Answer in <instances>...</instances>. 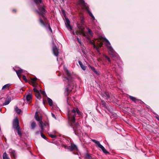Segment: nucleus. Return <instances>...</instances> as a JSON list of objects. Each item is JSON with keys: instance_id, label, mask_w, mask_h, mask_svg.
Segmentation results:
<instances>
[{"instance_id": "f257e3e1", "label": "nucleus", "mask_w": 159, "mask_h": 159, "mask_svg": "<svg viewBox=\"0 0 159 159\" xmlns=\"http://www.w3.org/2000/svg\"><path fill=\"white\" fill-rule=\"evenodd\" d=\"M77 26L79 29V30L75 32L73 31V34L75 35V34L77 35L78 34H82L84 36L86 37L89 43L93 45V47L97 49L102 46V42H104L108 49L109 54L113 57L115 56L116 55V52L111 46V44L109 41L106 38L100 37L99 39H96L92 40L89 37L87 36L84 31L85 28L83 20L81 21V24H77Z\"/></svg>"}, {"instance_id": "6ab92c4d", "label": "nucleus", "mask_w": 159, "mask_h": 159, "mask_svg": "<svg viewBox=\"0 0 159 159\" xmlns=\"http://www.w3.org/2000/svg\"><path fill=\"white\" fill-rule=\"evenodd\" d=\"M10 84H6L3 86L2 88V90H5L8 89Z\"/></svg>"}, {"instance_id": "393cba45", "label": "nucleus", "mask_w": 159, "mask_h": 159, "mask_svg": "<svg viewBox=\"0 0 159 159\" xmlns=\"http://www.w3.org/2000/svg\"><path fill=\"white\" fill-rule=\"evenodd\" d=\"M34 2L37 5H38L42 3V0H34Z\"/></svg>"}, {"instance_id": "79ce46f5", "label": "nucleus", "mask_w": 159, "mask_h": 159, "mask_svg": "<svg viewBox=\"0 0 159 159\" xmlns=\"http://www.w3.org/2000/svg\"><path fill=\"white\" fill-rule=\"evenodd\" d=\"M2 106V104H0V106Z\"/></svg>"}, {"instance_id": "c85d7f7f", "label": "nucleus", "mask_w": 159, "mask_h": 159, "mask_svg": "<svg viewBox=\"0 0 159 159\" xmlns=\"http://www.w3.org/2000/svg\"><path fill=\"white\" fill-rule=\"evenodd\" d=\"M15 111H16V112L17 113H19V114L21 112L20 110L19 109H18L17 107H16L15 108Z\"/></svg>"}, {"instance_id": "cd10ccee", "label": "nucleus", "mask_w": 159, "mask_h": 159, "mask_svg": "<svg viewBox=\"0 0 159 159\" xmlns=\"http://www.w3.org/2000/svg\"><path fill=\"white\" fill-rule=\"evenodd\" d=\"M40 127L41 129V132H42L43 131V122L42 121H40Z\"/></svg>"}, {"instance_id": "f03ea898", "label": "nucleus", "mask_w": 159, "mask_h": 159, "mask_svg": "<svg viewBox=\"0 0 159 159\" xmlns=\"http://www.w3.org/2000/svg\"><path fill=\"white\" fill-rule=\"evenodd\" d=\"M76 114L79 115H81V112L78 108H74L71 111H68L69 122L73 127L75 134L80 136L82 134L80 127L79 124L75 123V116Z\"/></svg>"}, {"instance_id": "58836bf2", "label": "nucleus", "mask_w": 159, "mask_h": 159, "mask_svg": "<svg viewBox=\"0 0 159 159\" xmlns=\"http://www.w3.org/2000/svg\"><path fill=\"white\" fill-rule=\"evenodd\" d=\"M52 116L55 119H56V117L55 115L53 113H52Z\"/></svg>"}, {"instance_id": "bb28decb", "label": "nucleus", "mask_w": 159, "mask_h": 159, "mask_svg": "<svg viewBox=\"0 0 159 159\" xmlns=\"http://www.w3.org/2000/svg\"><path fill=\"white\" fill-rule=\"evenodd\" d=\"M104 96L107 99L109 98H110L109 94L107 92L105 93Z\"/></svg>"}, {"instance_id": "7c9ffc66", "label": "nucleus", "mask_w": 159, "mask_h": 159, "mask_svg": "<svg viewBox=\"0 0 159 159\" xmlns=\"http://www.w3.org/2000/svg\"><path fill=\"white\" fill-rule=\"evenodd\" d=\"M40 93H41L43 95V96H45L46 95V94H45V92L44 91L40 90Z\"/></svg>"}, {"instance_id": "9b49d317", "label": "nucleus", "mask_w": 159, "mask_h": 159, "mask_svg": "<svg viewBox=\"0 0 159 159\" xmlns=\"http://www.w3.org/2000/svg\"><path fill=\"white\" fill-rule=\"evenodd\" d=\"M53 52L54 55L57 56L58 55L59 52L57 47L56 46L53 47Z\"/></svg>"}, {"instance_id": "4468645a", "label": "nucleus", "mask_w": 159, "mask_h": 159, "mask_svg": "<svg viewBox=\"0 0 159 159\" xmlns=\"http://www.w3.org/2000/svg\"><path fill=\"white\" fill-rule=\"evenodd\" d=\"M9 152L12 157L14 158L16 157V155L15 151L14 150L12 149H10L9 150Z\"/></svg>"}, {"instance_id": "ddd939ff", "label": "nucleus", "mask_w": 159, "mask_h": 159, "mask_svg": "<svg viewBox=\"0 0 159 159\" xmlns=\"http://www.w3.org/2000/svg\"><path fill=\"white\" fill-rule=\"evenodd\" d=\"M69 148L71 151L77 150L76 146L74 144H71L70 146L69 147Z\"/></svg>"}, {"instance_id": "6e6552de", "label": "nucleus", "mask_w": 159, "mask_h": 159, "mask_svg": "<svg viewBox=\"0 0 159 159\" xmlns=\"http://www.w3.org/2000/svg\"><path fill=\"white\" fill-rule=\"evenodd\" d=\"M38 9L39 11H38V13H39V14L42 15L43 19L45 18L44 16L43 15L46 12L44 6H42L41 7H39Z\"/></svg>"}, {"instance_id": "dca6fc26", "label": "nucleus", "mask_w": 159, "mask_h": 159, "mask_svg": "<svg viewBox=\"0 0 159 159\" xmlns=\"http://www.w3.org/2000/svg\"><path fill=\"white\" fill-rule=\"evenodd\" d=\"M37 112H36L35 114V116H34L35 118L37 120L39 121L40 122V121H42L41 118L39 117L38 115L37 114Z\"/></svg>"}, {"instance_id": "b1692460", "label": "nucleus", "mask_w": 159, "mask_h": 159, "mask_svg": "<svg viewBox=\"0 0 159 159\" xmlns=\"http://www.w3.org/2000/svg\"><path fill=\"white\" fill-rule=\"evenodd\" d=\"M87 29L88 30V33L89 35L92 36L93 34L92 31L89 27H87Z\"/></svg>"}, {"instance_id": "7ed1b4c3", "label": "nucleus", "mask_w": 159, "mask_h": 159, "mask_svg": "<svg viewBox=\"0 0 159 159\" xmlns=\"http://www.w3.org/2000/svg\"><path fill=\"white\" fill-rule=\"evenodd\" d=\"M64 69L65 71L66 74L68 76V77L66 78V77H64L63 80V81H66L67 80L69 82V84H71L72 81L71 80V78L70 76V74L66 68H64ZM69 86L66 89V91H67V93L71 92L74 87V86L73 85L71 86H70L69 84Z\"/></svg>"}, {"instance_id": "2f4dec72", "label": "nucleus", "mask_w": 159, "mask_h": 159, "mask_svg": "<svg viewBox=\"0 0 159 159\" xmlns=\"http://www.w3.org/2000/svg\"><path fill=\"white\" fill-rule=\"evenodd\" d=\"M49 136L51 137L52 138H55L57 136L54 135V134H49Z\"/></svg>"}, {"instance_id": "a211bd4d", "label": "nucleus", "mask_w": 159, "mask_h": 159, "mask_svg": "<svg viewBox=\"0 0 159 159\" xmlns=\"http://www.w3.org/2000/svg\"><path fill=\"white\" fill-rule=\"evenodd\" d=\"M129 98L131 100L135 102L139 101L138 99H136L135 97L131 96H129Z\"/></svg>"}, {"instance_id": "39448f33", "label": "nucleus", "mask_w": 159, "mask_h": 159, "mask_svg": "<svg viewBox=\"0 0 159 159\" xmlns=\"http://www.w3.org/2000/svg\"><path fill=\"white\" fill-rule=\"evenodd\" d=\"M79 4L82 6V7L85 9L88 12L89 15L91 17L92 19L93 20H95L94 17L93 16L91 12L89 9V7L87 6V4L84 2L83 0H79Z\"/></svg>"}, {"instance_id": "aec40b11", "label": "nucleus", "mask_w": 159, "mask_h": 159, "mask_svg": "<svg viewBox=\"0 0 159 159\" xmlns=\"http://www.w3.org/2000/svg\"><path fill=\"white\" fill-rule=\"evenodd\" d=\"M32 98V96L31 94H28L26 96V99L28 101H30Z\"/></svg>"}, {"instance_id": "c756f323", "label": "nucleus", "mask_w": 159, "mask_h": 159, "mask_svg": "<svg viewBox=\"0 0 159 159\" xmlns=\"http://www.w3.org/2000/svg\"><path fill=\"white\" fill-rule=\"evenodd\" d=\"M101 104L103 106V107H106V103L104 101L102 100L101 102Z\"/></svg>"}, {"instance_id": "423d86ee", "label": "nucleus", "mask_w": 159, "mask_h": 159, "mask_svg": "<svg viewBox=\"0 0 159 159\" xmlns=\"http://www.w3.org/2000/svg\"><path fill=\"white\" fill-rule=\"evenodd\" d=\"M19 120L17 118L15 119L13 121V127L16 129L17 131L18 134L20 136L21 135L20 129L19 125Z\"/></svg>"}, {"instance_id": "1a4fd4ad", "label": "nucleus", "mask_w": 159, "mask_h": 159, "mask_svg": "<svg viewBox=\"0 0 159 159\" xmlns=\"http://www.w3.org/2000/svg\"><path fill=\"white\" fill-rule=\"evenodd\" d=\"M40 21L41 25L44 27H46L47 30H49L51 33H52V30L49 24L46 25L45 24L43 20L41 18H40Z\"/></svg>"}, {"instance_id": "2eb2a0df", "label": "nucleus", "mask_w": 159, "mask_h": 159, "mask_svg": "<svg viewBox=\"0 0 159 159\" xmlns=\"http://www.w3.org/2000/svg\"><path fill=\"white\" fill-rule=\"evenodd\" d=\"M15 71L18 75V76L20 79V74L22 73L23 70L21 69H20L18 70H15Z\"/></svg>"}, {"instance_id": "c9c22d12", "label": "nucleus", "mask_w": 159, "mask_h": 159, "mask_svg": "<svg viewBox=\"0 0 159 159\" xmlns=\"http://www.w3.org/2000/svg\"><path fill=\"white\" fill-rule=\"evenodd\" d=\"M94 72L96 75H99L100 74V72L99 71L97 70H96V71H94Z\"/></svg>"}, {"instance_id": "a878e982", "label": "nucleus", "mask_w": 159, "mask_h": 159, "mask_svg": "<svg viewBox=\"0 0 159 159\" xmlns=\"http://www.w3.org/2000/svg\"><path fill=\"white\" fill-rule=\"evenodd\" d=\"M36 126V124L35 122H33L31 124V129H34Z\"/></svg>"}, {"instance_id": "72a5a7b5", "label": "nucleus", "mask_w": 159, "mask_h": 159, "mask_svg": "<svg viewBox=\"0 0 159 159\" xmlns=\"http://www.w3.org/2000/svg\"><path fill=\"white\" fill-rule=\"evenodd\" d=\"M89 66L91 68L92 70L94 72L96 71L95 69L93 67L91 66L90 65H89Z\"/></svg>"}, {"instance_id": "ea45409f", "label": "nucleus", "mask_w": 159, "mask_h": 159, "mask_svg": "<svg viewBox=\"0 0 159 159\" xmlns=\"http://www.w3.org/2000/svg\"><path fill=\"white\" fill-rule=\"evenodd\" d=\"M16 11L15 10H13V11Z\"/></svg>"}, {"instance_id": "a19ab883", "label": "nucleus", "mask_w": 159, "mask_h": 159, "mask_svg": "<svg viewBox=\"0 0 159 159\" xmlns=\"http://www.w3.org/2000/svg\"><path fill=\"white\" fill-rule=\"evenodd\" d=\"M36 134H39V132H38L36 133Z\"/></svg>"}, {"instance_id": "37998d69", "label": "nucleus", "mask_w": 159, "mask_h": 159, "mask_svg": "<svg viewBox=\"0 0 159 159\" xmlns=\"http://www.w3.org/2000/svg\"><path fill=\"white\" fill-rule=\"evenodd\" d=\"M57 60L58 61V58H57Z\"/></svg>"}, {"instance_id": "473e14b6", "label": "nucleus", "mask_w": 159, "mask_h": 159, "mask_svg": "<svg viewBox=\"0 0 159 159\" xmlns=\"http://www.w3.org/2000/svg\"><path fill=\"white\" fill-rule=\"evenodd\" d=\"M41 137L43 138L44 139H46L47 138L42 133V132H41Z\"/></svg>"}, {"instance_id": "9d476101", "label": "nucleus", "mask_w": 159, "mask_h": 159, "mask_svg": "<svg viewBox=\"0 0 159 159\" xmlns=\"http://www.w3.org/2000/svg\"><path fill=\"white\" fill-rule=\"evenodd\" d=\"M65 23L66 27L68 29H70V30H71L72 27L70 26V21L68 18H66Z\"/></svg>"}, {"instance_id": "4c0bfd02", "label": "nucleus", "mask_w": 159, "mask_h": 159, "mask_svg": "<svg viewBox=\"0 0 159 159\" xmlns=\"http://www.w3.org/2000/svg\"><path fill=\"white\" fill-rule=\"evenodd\" d=\"M23 78L24 80L25 81H27V79H26V77L25 75H23Z\"/></svg>"}, {"instance_id": "f704fd0d", "label": "nucleus", "mask_w": 159, "mask_h": 159, "mask_svg": "<svg viewBox=\"0 0 159 159\" xmlns=\"http://www.w3.org/2000/svg\"><path fill=\"white\" fill-rule=\"evenodd\" d=\"M105 57L106 58L107 60L110 63H111V60L110 59V58L107 56H105Z\"/></svg>"}, {"instance_id": "0eeeda50", "label": "nucleus", "mask_w": 159, "mask_h": 159, "mask_svg": "<svg viewBox=\"0 0 159 159\" xmlns=\"http://www.w3.org/2000/svg\"><path fill=\"white\" fill-rule=\"evenodd\" d=\"M92 141L94 142L101 149L103 152L105 153H108V152L105 149L104 147L100 144L99 142L94 139H92Z\"/></svg>"}, {"instance_id": "f8f14e48", "label": "nucleus", "mask_w": 159, "mask_h": 159, "mask_svg": "<svg viewBox=\"0 0 159 159\" xmlns=\"http://www.w3.org/2000/svg\"><path fill=\"white\" fill-rule=\"evenodd\" d=\"M11 100V98L10 97L8 96L5 101V102L3 103V105H6L8 104Z\"/></svg>"}, {"instance_id": "412c9836", "label": "nucleus", "mask_w": 159, "mask_h": 159, "mask_svg": "<svg viewBox=\"0 0 159 159\" xmlns=\"http://www.w3.org/2000/svg\"><path fill=\"white\" fill-rule=\"evenodd\" d=\"M3 159H10L7 156V153L4 152L3 153L2 156Z\"/></svg>"}, {"instance_id": "5701e85b", "label": "nucleus", "mask_w": 159, "mask_h": 159, "mask_svg": "<svg viewBox=\"0 0 159 159\" xmlns=\"http://www.w3.org/2000/svg\"><path fill=\"white\" fill-rule=\"evenodd\" d=\"M85 158V159H94L92 157L90 156L88 154L86 155Z\"/></svg>"}, {"instance_id": "20e7f679", "label": "nucleus", "mask_w": 159, "mask_h": 159, "mask_svg": "<svg viewBox=\"0 0 159 159\" xmlns=\"http://www.w3.org/2000/svg\"><path fill=\"white\" fill-rule=\"evenodd\" d=\"M37 80L36 78L31 79V81L33 86L34 87V91L35 93V96L38 98L39 99L40 98V92L36 88L37 87V84L36 81Z\"/></svg>"}, {"instance_id": "f3484780", "label": "nucleus", "mask_w": 159, "mask_h": 159, "mask_svg": "<svg viewBox=\"0 0 159 159\" xmlns=\"http://www.w3.org/2000/svg\"><path fill=\"white\" fill-rule=\"evenodd\" d=\"M79 63L80 65V66L81 67V68L84 70H86V66H85L84 65L82 62L80 61H79Z\"/></svg>"}, {"instance_id": "4be33fe9", "label": "nucleus", "mask_w": 159, "mask_h": 159, "mask_svg": "<svg viewBox=\"0 0 159 159\" xmlns=\"http://www.w3.org/2000/svg\"><path fill=\"white\" fill-rule=\"evenodd\" d=\"M47 100L49 105L50 106H52L53 104L52 101V100L49 98H48Z\"/></svg>"}, {"instance_id": "e433bc0d", "label": "nucleus", "mask_w": 159, "mask_h": 159, "mask_svg": "<svg viewBox=\"0 0 159 159\" xmlns=\"http://www.w3.org/2000/svg\"><path fill=\"white\" fill-rule=\"evenodd\" d=\"M77 40L78 42L79 43L80 45H81L82 44V43H81V40L78 38H77Z\"/></svg>"}]
</instances>
